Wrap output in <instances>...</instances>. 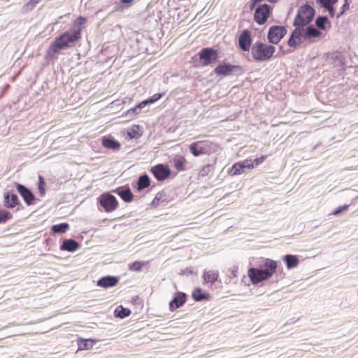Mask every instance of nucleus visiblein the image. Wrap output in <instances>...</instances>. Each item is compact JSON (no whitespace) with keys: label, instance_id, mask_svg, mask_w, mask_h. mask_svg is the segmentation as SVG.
<instances>
[{"label":"nucleus","instance_id":"a18cd8bd","mask_svg":"<svg viewBox=\"0 0 358 358\" xmlns=\"http://www.w3.org/2000/svg\"><path fill=\"white\" fill-rule=\"evenodd\" d=\"M86 18L85 17H83L82 16H80L78 17L77 19H76V24H78V26H82L84 24H85L86 22Z\"/></svg>","mask_w":358,"mask_h":358},{"label":"nucleus","instance_id":"7ed1b4c3","mask_svg":"<svg viewBox=\"0 0 358 358\" xmlns=\"http://www.w3.org/2000/svg\"><path fill=\"white\" fill-rule=\"evenodd\" d=\"M80 37L81 29L73 33L66 31L55 40L54 43L50 47V51H52L53 53H57L60 50L70 46L71 43L79 40Z\"/></svg>","mask_w":358,"mask_h":358},{"label":"nucleus","instance_id":"49530a36","mask_svg":"<svg viewBox=\"0 0 358 358\" xmlns=\"http://www.w3.org/2000/svg\"><path fill=\"white\" fill-rule=\"evenodd\" d=\"M238 267L234 266L230 269V278H236L238 273Z\"/></svg>","mask_w":358,"mask_h":358},{"label":"nucleus","instance_id":"dca6fc26","mask_svg":"<svg viewBox=\"0 0 358 358\" xmlns=\"http://www.w3.org/2000/svg\"><path fill=\"white\" fill-rule=\"evenodd\" d=\"M303 33L302 29L297 27L292 32L287 43L290 47H296L301 43V37H303Z\"/></svg>","mask_w":358,"mask_h":358},{"label":"nucleus","instance_id":"423d86ee","mask_svg":"<svg viewBox=\"0 0 358 358\" xmlns=\"http://www.w3.org/2000/svg\"><path fill=\"white\" fill-rule=\"evenodd\" d=\"M100 206L107 213L114 211L118 207V201L116 198L110 193H103L99 197Z\"/></svg>","mask_w":358,"mask_h":358},{"label":"nucleus","instance_id":"c85d7f7f","mask_svg":"<svg viewBox=\"0 0 358 358\" xmlns=\"http://www.w3.org/2000/svg\"><path fill=\"white\" fill-rule=\"evenodd\" d=\"M167 200L166 194L163 192H159L156 194L155 198L152 201V205L154 207H157L161 203L165 202Z\"/></svg>","mask_w":358,"mask_h":358},{"label":"nucleus","instance_id":"37998d69","mask_svg":"<svg viewBox=\"0 0 358 358\" xmlns=\"http://www.w3.org/2000/svg\"><path fill=\"white\" fill-rule=\"evenodd\" d=\"M350 3V0H345V3L341 8V10L340 13H338L337 15L338 17H340L341 15H342L346 10H348L349 9Z\"/></svg>","mask_w":358,"mask_h":358},{"label":"nucleus","instance_id":"f03ea898","mask_svg":"<svg viewBox=\"0 0 358 358\" xmlns=\"http://www.w3.org/2000/svg\"><path fill=\"white\" fill-rule=\"evenodd\" d=\"M275 52V46L259 41H256L251 48V56L256 62L269 61L273 57Z\"/></svg>","mask_w":358,"mask_h":358},{"label":"nucleus","instance_id":"a211bd4d","mask_svg":"<svg viewBox=\"0 0 358 358\" xmlns=\"http://www.w3.org/2000/svg\"><path fill=\"white\" fill-rule=\"evenodd\" d=\"M102 145L107 149L118 150L120 148V143L113 138L103 137L101 141Z\"/></svg>","mask_w":358,"mask_h":358},{"label":"nucleus","instance_id":"9d476101","mask_svg":"<svg viewBox=\"0 0 358 358\" xmlns=\"http://www.w3.org/2000/svg\"><path fill=\"white\" fill-rule=\"evenodd\" d=\"M252 38L251 31L248 29H244L238 37V43L239 48L243 52H248L251 50Z\"/></svg>","mask_w":358,"mask_h":358},{"label":"nucleus","instance_id":"79ce46f5","mask_svg":"<svg viewBox=\"0 0 358 358\" xmlns=\"http://www.w3.org/2000/svg\"><path fill=\"white\" fill-rule=\"evenodd\" d=\"M348 208H349V205H344V206H339L338 208H336L333 212L332 214L334 215H338L341 214V213L348 210Z\"/></svg>","mask_w":358,"mask_h":358},{"label":"nucleus","instance_id":"c9c22d12","mask_svg":"<svg viewBox=\"0 0 358 358\" xmlns=\"http://www.w3.org/2000/svg\"><path fill=\"white\" fill-rule=\"evenodd\" d=\"M40 0H29L22 8L24 13H27L33 9V8L39 2Z\"/></svg>","mask_w":358,"mask_h":358},{"label":"nucleus","instance_id":"cd10ccee","mask_svg":"<svg viewBox=\"0 0 358 358\" xmlns=\"http://www.w3.org/2000/svg\"><path fill=\"white\" fill-rule=\"evenodd\" d=\"M338 0H319L321 5L327 8L331 17L334 15V9L333 5L337 2Z\"/></svg>","mask_w":358,"mask_h":358},{"label":"nucleus","instance_id":"b1692460","mask_svg":"<svg viewBox=\"0 0 358 358\" xmlns=\"http://www.w3.org/2000/svg\"><path fill=\"white\" fill-rule=\"evenodd\" d=\"M192 297L196 301H200L203 299H208L210 295L208 293L204 292L202 289L197 287L193 290Z\"/></svg>","mask_w":358,"mask_h":358},{"label":"nucleus","instance_id":"0eeeda50","mask_svg":"<svg viewBox=\"0 0 358 358\" xmlns=\"http://www.w3.org/2000/svg\"><path fill=\"white\" fill-rule=\"evenodd\" d=\"M150 173L158 181H164L171 175V170L169 165L164 164H157L150 169Z\"/></svg>","mask_w":358,"mask_h":358},{"label":"nucleus","instance_id":"393cba45","mask_svg":"<svg viewBox=\"0 0 358 358\" xmlns=\"http://www.w3.org/2000/svg\"><path fill=\"white\" fill-rule=\"evenodd\" d=\"M138 191L143 190L150 185V179L146 174L141 176L137 182Z\"/></svg>","mask_w":358,"mask_h":358},{"label":"nucleus","instance_id":"1a4fd4ad","mask_svg":"<svg viewBox=\"0 0 358 358\" xmlns=\"http://www.w3.org/2000/svg\"><path fill=\"white\" fill-rule=\"evenodd\" d=\"M199 59L202 62L203 66H207L217 60V50L211 48H203L199 53Z\"/></svg>","mask_w":358,"mask_h":358},{"label":"nucleus","instance_id":"412c9836","mask_svg":"<svg viewBox=\"0 0 358 358\" xmlns=\"http://www.w3.org/2000/svg\"><path fill=\"white\" fill-rule=\"evenodd\" d=\"M78 243L72 239L64 240L60 247L61 250L74 252L78 248Z\"/></svg>","mask_w":358,"mask_h":358},{"label":"nucleus","instance_id":"f257e3e1","mask_svg":"<svg viewBox=\"0 0 358 358\" xmlns=\"http://www.w3.org/2000/svg\"><path fill=\"white\" fill-rule=\"evenodd\" d=\"M265 268H250L248 270V276L253 285H257L271 278L276 272L278 262L271 259H265L263 264Z\"/></svg>","mask_w":358,"mask_h":358},{"label":"nucleus","instance_id":"9b49d317","mask_svg":"<svg viewBox=\"0 0 358 358\" xmlns=\"http://www.w3.org/2000/svg\"><path fill=\"white\" fill-rule=\"evenodd\" d=\"M271 13V7L263 4L258 7L255 12L254 19L258 24H264L268 20Z\"/></svg>","mask_w":358,"mask_h":358},{"label":"nucleus","instance_id":"c03bdc74","mask_svg":"<svg viewBox=\"0 0 358 358\" xmlns=\"http://www.w3.org/2000/svg\"><path fill=\"white\" fill-rule=\"evenodd\" d=\"M267 158L266 155H262L259 158L255 159V160L252 161V162H254L255 167L259 166V164H262L264 160Z\"/></svg>","mask_w":358,"mask_h":358},{"label":"nucleus","instance_id":"bb28decb","mask_svg":"<svg viewBox=\"0 0 358 358\" xmlns=\"http://www.w3.org/2000/svg\"><path fill=\"white\" fill-rule=\"evenodd\" d=\"M284 261L285 262L287 267L289 269L296 267L299 264L298 258L292 255H287L285 256Z\"/></svg>","mask_w":358,"mask_h":358},{"label":"nucleus","instance_id":"ddd939ff","mask_svg":"<svg viewBox=\"0 0 358 358\" xmlns=\"http://www.w3.org/2000/svg\"><path fill=\"white\" fill-rule=\"evenodd\" d=\"M241 71V67L238 65H231L230 64H220L214 69L215 73L218 76H227L232 74L236 71Z\"/></svg>","mask_w":358,"mask_h":358},{"label":"nucleus","instance_id":"3c124183","mask_svg":"<svg viewBox=\"0 0 358 358\" xmlns=\"http://www.w3.org/2000/svg\"><path fill=\"white\" fill-rule=\"evenodd\" d=\"M256 2L262 1V0H255Z\"/></svg>","mask_w":358,"mask_h":358},{"label":"nucleus","instance_id":"72a5a7b5","mask_svg":"<svg viewBox=\"0 0 358 358\" xmlns=\"http://www.w3.org/2000/svg\"><path fill=\"white\" fill-rule=\"evenodd\" d=\"M162 94L157 93L153 94L152 96L146 100H144L140 103V106H145L149 103H152L159 100L162 97Z\"/></svg>","mask_w":358,"mask_h":358},{"label":"nucleus","instance_id":"5701e85b","mask_svg":"<svg viewBox=\"0 0 358 358\" xmlns=\"http://www.w3.org/2000/svg\"><path fill=\"white\" fill-rule=\"evenodd\" d=\"M96 340L93 339L79 338L78 341V349L80 350L92 349L93 347V344L96 343Z\"/></svg>","mask_w":358,"mask_h":358},{"label":"nucleus","instance_id":"20e7f679","mask_svg":"<svg viewBox=\"0 0 358 358\" xmlns=\"http://www.w3.org/2000/svg\"><path fill=\"white\" fill-rule=\"evenodd\" d=\"M315 15V10L309 5L301 6L294 21V25L296 27H303L313 21Z\"/></svg>","mask_w":358,"mask_h":358},{"label":"nucleus","instance_id":"58836bf2","mask_svg":"<svg viewBox=\"0 0 358 358\" xmlns=\"http://www.w3.org/2000/svg\"><path fill=\"white\" fill-rule=\"evenodd\" d=\"M38 178V190L41 193V195L43 196L45 194V178L41 175H39Z\"/></svg>","mask_w":358,"mask_h":358},{"label":"nucleus","instance_id":"8fccbe9b","mask_svg":"<svg viewBox=\"0 0 358 358\" xmlns=\"http://www.w3.org/2000/svg\"><path fill=\"white\" fill-rule=\"evenodd\" d=\"M134 0H121L122 3H132Z\"/></svg>","mask_w":358,"mask_h":358},{"label":"nucleus","instance_id":"6ab92c4d","mask_svg":"<svg viewBox=\"0 0 358 358\" xmlns=\"http://www.w3.org/2000/svg\"><path fill=\"white\" fill-rule=\"evenodd\" d=\"M114 192L117 194L125 202H131L133 200L134 195L129 188L123 189L122 187H119Z\"/></svg>","mask_w":358,"mask_h":358},{"label":"nucleus","instance_id":"4468645a","mask_svg":"<svg viewBox=\"0 0 358 358\" xmlns=\"http://www.w3.org/2000/svg\"><path fill=\"white\" fill-rule=\"evenodd\" d=\"M20 203L17 195L10 191L3 193V206L7 208H13Z\"/></svg>","mask_w":358,"mask_h":358},{"label":"nucleus","instance_id":"7c9ffc66","mask_svg":"<svg viewBox=\"0 0 358 358\" xmlns=\"http://www.w3.org/2000/svg\"><path fill=\"white\" fill-rule=\"evenodd\" d=\"M139 125L134 124L131 128L128 129L127 131V136L129 137V138H138V136H141V134H139Z\"/></svg>","mask_w":358,"mask_h":358},{"label":"nucleus","instance_id":"f8f14e48","mask_svg":"<svg viewBox=\"0 0 358 358\" xmlns=\"http://www.w3.org/2000/svg\"><path fill=\"white\" fill-rule=\"evenodd\" d=\"M16 189L27 206L34 204L36 199L30 189L22 184L17 183Z\"/></svg>","mask_w":358,"mask_h":358},{"label":"nucleus","instance_id":"a878e982","mask_svg":"<svg viewBox=\"0 0 358 358\" xmlns=\"http://www.w3.org/2000/svg\"><path fill=\"white\" fill-rule=\"evenodd\" d=\"M186 162V159L183 156L176 157L173 159L174 167L178 171H182L185 169Z\"/></svg>","mask_w":358,"mask_h":358},{"label":"nucleus","instance_id":"aec40b11","mask_svg":"<svg viewBox=\"0 0 358 358\" xmlns=\"http://www.w3.org/2000/svg\"><path fill=\"white\" fill-rule=\"evenodd\" d=\"M118 282V279L113 276H106L101 278L98 281V285L102 287H109L115 286Z\"/></svg>","mask_w":358,"mask_h":358},{"label":"nucleus","instance_id":"a19ab883","mask_svg":"<svg viewBox=\"0 0 358 358\" xmlns=\"http://www.w3.org/2000/svg\"><path fill=\"white\" fill-rule=\"evenodd\" d=\"M210 172V166L207 165V166L202 167L200 169V171L199 172V176L201 177H205V176H208Z\"/></svg>","mask_w":358,"mask_h":358},{"label":"nucleus","instance_id":"ea45409f","mask_svg":"<svg viewBox=\"0 0 358 358\" xmlns=\"http://www.w3.org/2000/svg\"><path fill=\"white\" fill-rule=\"evenodd\" d=\"M240 162L242 164L244 170L245 169H253L255 168V164L254 162H252L251 159H247Z\"/></svg>","mask_w":358,"mask_h":358},{"label":"nucleus","instance_id":"f704fd0d","mask_svg":"<svg viewBox=\"0 0 358 358\" xmlns=\"http://www.w3.org/2000/svg\"><path fill=\"white\" fill-rule=\"evenodd\" d=\"M147 263L148 262L136 261L129 264V268L133 271H140L141 268L147 264Z\"/></svg>","mask_w":358,"mask_h":358},{"label":"nucleus","instance_id":"4be33fe9","mask_svg":"<svg viewBox=\"0 0 358 358\" xmlns=\"http://www.w3.org/2000/svg\"><path fill=\"white\" fill-rule=\"evenodd\" d=\"M219 278L217 271H206L203 272V278L205 282L214 283Z\"/></svg>","mask_w":358,"mask_h":358},{"label":"nucleus","instance_id":"2eb2a0df","mask_svg":"<svg viewBox=\"0 0 358 358\" xmlns=\"http://www.w3.org/2000/svg\"><path fill=\"white\" fill-rule=\"evenodd\" d=\"M186 294L178 292L176 293L173 300L169 303V310L173 312L177 308L181 307L186 302Z\"/></svg>","mask_w":358,"mask_h":358},{"label":"nucleus","instance_id":"39448f33","mask_svg":"<svg viewBox=\"0 0 358 358\" xmlns=\"http://www.w3.org/2000/svg\"><path fill=\"white\" fill-rule=\"evenodd\" d=\"M212 145L213 142L211 141H198L190 144L189 150L194 157L202 155H210Z\"/></svg>","mask_w":358,"mask_h":358},{"label":"nucleus","instance_id":"e433bc0d","mask_svg":"<svg viewBox=\"0 0 358 358\" xmlns=\"http://www.w3.org/2000/svg\"><path fill=\"white\" fill-rule=\"evenodd\" d=\"M12 215L10 212L0 210V224L6 223L8 220H10Z\"/></svg>","mask_w":358,"mask_h":358},{"label":"nucleus","instance_id":"09e8293b","mask_svg":"<svg viewBox=\"0 0 358 358\" xmlns=\"http://www.w3.org/2000/svg\"><path fill=\"white\" fill-rule=\"evenodd\" d=\"M129 7V6H119L118 8H117L116 10H123L124 9H126Z\"/></svg>","mask_w":358,"mask_h":358},{"label":"nucleus","instance_id":"de8ad7c7","mask_svg":"<svg viewBox=\"0 0 358 358\" xmlns=\"http://www.w3.org/2000/svg\"><path fill=\"white\" fill-rule=\"evenodd\" d=\"M143 107H144V106H140V103H138V105H136L135 107L130 108V109L128 110V112H129V113H130V112H131V113H138V112H137V110H138V109L143 108Z\"/></svg>","mask_w":358,"mask_h":358},{"label":"nucleus","instance_id":"2f4dec72","mask_svg":"<svg viewBox=\"0 0 358 358\" xmlns=\"http://www.w3.org/2000/svg\"><path fill=\"white\" fill-rule=\"evenodd\" d=\"M115 314L117 317L124 318L128 317L131 314V311L128 308H123L120 306L115 309Z\"/></svg>","mask_w":358,"mask_h":358},{"label":"nucleus","instance_id":"6e6552de","mask_svg":"<svg viewBox=\"0 0 358 358\" xmlns=\"http://www.w3.org/2000/svg\"><path fill=\"white\" fill-rule=\"evenodd\" d=\"M287 30L283 26H272L270 27L267 38L272 44L277 45L285 36Z\"/></svg>","mask_w":358,"mask_h":358},{"label":"nucleus","instance_id":"c756f323","mask_svg":"<svg viewBox=\"0 0 358 358\" xmlns=\"http://www.w3.org/2000/svg\"><path fill=\"white\" fill-rule=\"evenodd\" d=\"M245 170L243 168L241 162L235 163L231 170L229 171V175L231 176H238L244 173Z\"/></svg>","mask_w":358,"mask_h":358},{"label":"nucleus","instance_id":"473e14b6","mask_svg":"<svg viewBox=\"0 0 358 358\" xmlns=\"http://www.w3.org/2000/svg\"><path fill=\"white\" fill-rule=\"evenodd\" d=\"M69 229L68 223H61L59 224L53 225L51 228L54 233H64Z\"/></svg>","mask_w":358,"mask_h":358},{"label":"nucleus","instance_id":"4c0bfd02","mask_svg":"<svg viewBox=\"0 0 358 358\" xmlns=\"http://www.w3.org/2000/svg\"><path fill=\"white\" fill-rule=\"evenodd\" d=\"M328 22L327 17H319L316 20V25L321 29H325V24Z\"/></svg>","mask_w":358,"mask_h":358},{"label":"nucleus","instance_id":"f3484780","mask_svg":"<svg viewBox=\"0 0 358 358\" xmlns=\"http://www.w3.org/2000/svg\"><path fill=\"white\" fill-rule=\"evenodd\" d=\"M321 36L322 32L320 31L313 26H310L304 30L303 37L312 42H315V38H318Z\"/></svg>","mask_w":358,"mask_h":358}]
</instances>
